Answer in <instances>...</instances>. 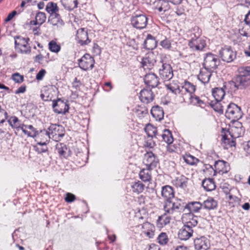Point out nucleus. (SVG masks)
Masks as SVG:
<instances>
[{"instance_id":"4be33fe9","label":"nucleus","mask_w":250,"mask_h":250,"mask_svg":"<svg viewBox=\"0 0 250 250\" xmlns=\"http://www.w3.org/2000/svg\"><path fill=\"white\" fill-rule=\"evenodd\" d=\"M182 221L185 224L184 226L190 228L195 227L198 224L197 217L191 212L183 214L182 216Z\"/></svg>"},{"instance_id":"c756f323","label":"nucleus","mask_w":250,"mask_h":250,"mask_svg":"<svg viewBox=\"0 0 250 250\" xmlns=\"http://www.w3.org/2000/svg\"><path fill=\"white\" fill-rule=\"evenodd\" d=\"M171 217L165 212L164 214L159 216L156 220V225L158 228H163L170 224Z\"/></svg>"},{"instance_id":"393cba45","label":"nucleus","mask_w":250,"mask_h":250,"mask_svg":"<svg viewBox=\"0 0 250 250\" xmlns=\"http://www.w3.org/2000/svg\"><path fill=\"white\" fill-rule=\"evenodd\" d=\"M152 168L146 167L143 168L140 170L138 176L141 181L144 183H151L152 180L151 170Z\"/></svg>"},{"instance_id":"a19ab883","label":"nucleus","mask_w":250,"mask_h":250,"mask_svg":"<svg viewBox=\"0 0 250 250\" xmlns=\"http://www.w3.org/2000/svg\"><path fill=\"white\" fill-rule=\"evenodd\" d=\"M202 186L205 190L210 191L214 190L216 188V185L213 179L206 178L202 181Z\"/></svg>"},{"instance_id":"a18cd8bd","label":"nucleus","mask_w":250,"mask_h":250,"mask_svg":"<svg viewBox=\"0 0 250 250\" xmlns=\"http://www.w3.org/2000/svg\"><path fill=\"white\" fill-rule=\"evenodd\" d=\"M61 1L64 8L69 11L72 10L78 6V0H61Z\"/></svg>"},{"instance_id":"052dcab7","label":"nucleus","mask_w":250,"mask_h":250,"mask_svg":"<svg viewBox=\"0 0 250 250\" xmlns=\"http://www.w3.org/2000/svg\"><path fill=\"white\" fill-rule=\"evenodd\" d=\"M220 102L216 101L215 103L211 104V106L215 111L222 114L223 113V106Z\"/></svg>"},{"instance_id":"f3484780","label":"nucleus","mask_w":250,"mask_h":250,"mask_svg":"<svg viewBox=\"0 0 250 250\" xmlns=\"http://www.w3.org/2000/svg\"><path fill=\"white\" fill-rule=\"evenodd\" d=\"M188 45L193 51H202L206 47V41L201 37H194L188 41Z\"/></svg>"},{"instance_id":"aec40b11","label":"nucleus","mask_w":250,"mask_h":250,"mask_svg":"<svg viewBox=\"0 0 250 250\" xmlns=\"http://www.w3.org/2000/svg\"><path fill=\"white\" fill-rule=\"evenodd\" d=\"M76 40L82 46L88 44L91 40L88 38L87 30L84 28L79 29L76 35Z\"/></svg>"},{"instance_id":"338daca9","label":"nucleus","mask_w":250,"mask_h":250,"mask_svg":"<svg viewBox=\"0 0 250 250\" xmlns=\"http://www.w3.org/2000/svg\"><path fill=\"white\" fill-rule=\"evenodd\" d=\"M64 200L67 203H72L76 200V196L73 194L68 192L66 194Z\"/></svg>"},{"instance_id":"f8f14e48","label":"nucleus","mask_w":250,"mask_h":250,"mask_svg":"<svg viewBox=\"0 0 250 250\" xmlns=\"http://www.w3.org/2000/svg\"><path fill=\"white\" fill-rule=\"evenodd\" d=\"M225 131L229 135L230 137L237 138L240 137L244 132V129L241 123L235 121L229 125V128Z\"/></svg>"},{"instance_id":"e2e57ef3","label":"nucleus","mask_w":250,"mask_h":250,"mask_svg":"<svg viewBox=\"0 0 250 250\" xmlns=\"http://www.w3.org/2000/svg\"><path fill=\"white\" fill-rule=\"evenodd\" d=\"M12 80L17 83H21L24 81L23 76L19 73H15L12 76Z\"/></svg>"},{"instance_id":"69168bd1","label":"nucleus","mask_w":250,"mask_h":250,"mask_svg":"<svg viewBox=\"0 0 250 250\" xmlns=\"http://www.w3.org/2000/svg\"><path fill=\"white\" fill-rule=\"evenodd\" d=\"M45 58H46L45 56H43L42 54L40 53L34 57V61L36 63L42 64Z\"/></svg>"},{"instance_id":"473e14b6","label":"nucleus","mask_w":250,"mask_h":250,"mask_svg":"<svg viewBox=\"0 0 250 250\" xmlns=\"http://www.w3.org/2000/svg\"><path fill=\"white\" fill-rule=\"evenodd\" d=\"M145 185L141 181L137 180L130 184V190L133 193L137 194L142 193L145 189Z\"/></svg>"},{"instance_id":"49530a36","label":"nucleus","mask_w":250,"mask_h":250,"mask_svg":"<svg viewBox=\"0 0 250 250\" xmlns=\"http://www.w3.org/2000/svg\"><path fill=\"white\" fill-rule=\"evenodd\" d=\"M10 125L17 130L21 129L23 124L21 121L20 120L18 117L16 116H12L8 121Z\"/></svg>"},{"instance_id":"4d7b16f0","label":"nucleus","mask_w":250,"mask_h":250,"mask_svg":"<svg viewBox=\"0 0 250 250\" xmlns=\"http://www.w3.org/2000/svg\"><path fill=\"white\" fill-rule=\"evenodd\" d=\"M240 34L246 37H250V25L245 24L239 30Z\"/></svg>"},{"instance_id":"ddd939ff","label":"nucleus","mask_w":250,"mask_h":250,"mask_svg":"<svg viewBox=\"0 0 250 250\" xmlns=\"http://www.w3.org/2000/svg\"><path fill=\"white\" fill-rule=\"evenodd\" d=\"M143 163L146 167L154 169L159 163V160L156 154L149 151L144 154Z\"/></svg>"},{"instance_id":"f257e3e1","label":"nucleus","mask_w":250,"mask_h":250,"mask_svg":"<svg viewBox=\"0 0 250 250\" xmlns=\"http://www.w3.org/2000/svg\"><path fill=\"white\" fill-rule=\"evenodd\" d=\"M190 82L185 81L183 85L180 86L177 81H172L169 83L166 84L167 89L175 94L174 99L176 102L183 103L184 99L188 96L187 91H190L192 90Z\"/></svg>"},{"instance_id":"3c124183","label":"nucleus","mask_w":250,"mask_h":250,"mask_svg":"<svg viewBox=\"0 0 250 250\" xmlns=\"http://www.w3.org/2000/svg\"><path fill=\"white\" fill-rule=\"evenodd\" d=\"M46 11L50 15L58 14L59 8L57 3L53 2H49L45 7Z\"/></svg>"},{"instance_id":"774afa93","label":"nucleus","mask_w":250,"mask_h":250,"mask_svg":"<svg viewBox=\"0 0 250 250\" xmlns=\"http://www.w3.org/2000/svg\"><path fill=\"white\" fill-rule=\"evenodd\" d=\"M145 250H161V248L157 244L151 243L147 245Z\"/></svg>"},{"instance_id":"09e8293b","label":"nucleus","mask_w":250,"mask_h":250,"mask_svg":"<svg viewBox=\"0 0 250 250\" xmlns=\"http://www.w3.org/2000/svg\"><path fill=\"white\" fill-rule=\"evenodd\" d=\"M167 151L168 153H182V151L180 149V145L177 143H174L173 142L167 145Z\"/></svg>"},{"instance_id":"58836bf2","label":"nucleus","mask_w":250,"mask_h":250,"mask_svg":"<svg viewBox=\"0 0 250 250\" xmlns=\"http://www.w3.org/2000/svg\"><path fill=\"white\" fill-rule=\"evenodd\" d=\"M132 111L139 118L145 117L148 114V110L144 105H137L133 109Z\"/></svg>"},{"instance_id":"cd10ccee","label":"nucleus","mask_w":250,"mask_h":250,"mask_svg":"<svg viewBox=\"0 0 250 250\" xmlns=\"http://www.w3.org/2000/svg\"><path fill=\"white\" fill-rule=\"evenodd\" d=\"M161 195L165 201L171 200L174 197L175 191L173 188L169 185L163 186L161 188Z\"/></svg>"},{"instance_id":"8fccbe9b","label":"nucleus","mask_w":250,"mask_h":250,"mask_svg":"<svg viewBox=\"0 0 250 250\" xmlns=\"http://www.w3.org/2000/svg\"><path fill=\"white\" fill-rule=\"evenodd\" d=\"M56 149L60 156L66 158L68 155V150L66 145L62 143L57 144Z\"/></svg>"},{"instance_id":"1a4fd4ad","label":"nucleus","mask_w":250,"mask_h":250,"mask_svg":"<svg viewBox=\"0 0 250 250\" xmlns=\"http://www.w3.org/2000/svg\"><path fill=\"white\" fill-rule=\"evenodd\" d=\"M48 132L51 138L55 141L58 142L64 135L65 130L61 125L51 124L48 128Z\"/></svg>"},{"instance_id":"6ab92c4d","label":"nucleus","mask_w":250,"mask_h":250,"mask_svg":"<svg viewBox=\"0 0 250 250\" xmlns=\"http://www.w3.org/2000/svg\"><path fill=\"white\" fill-rule=\"evenodd\" d=\"M189 179L183 174H178L171 179V183L177 188L185 189L187 188Z\"/></svg>"},{"instance_id":"423d86ee","label":"nucleus","mask_w":250,"mask_h":250,"mask_svg":"<svg viewBox=\"0 0 250 250\" xmlns=\"http://www.w3.org/2000/svg\"><path fill=\"white\" fill-rule=\"evenodd\" d=\"M130 22L134 27L142 29L146 27L148 23V18L143 12H136L132 16Z\"/></svg>"},{"instance_id":"0eeeda50","label":"nucleus","mask_w":250,"mask_h":250,"mask_svg":"<svg viewBox=\"0 0 250 250\" xmlns=\"http://www.w3.org/2000/svg\"><path fill=\"white\" fill-rule=\"evenodd\" d=\"M226 116L231 122L237 121L242 117L241 108L234 103H230L225 113Z\"/></svg>"},{"instance_id":"e433bc0d","label":"nucleus","mask_w":250,"mask_h":250,"mask_svg":"<svg viewBox=\"0 0 250 250\" xmlns=\"http://www.w3.org/2000/svg\"><path fill=\"white\" fill-rule=\"evenodd\" d=\"M184 162L190 166H196L200 161L196 157L191 155L189 153H186L182 155Z\"/></svg>"},{"instance_id":"bb28decb","label":"nucleus","mask_w":250,"mask_h":250,"mask_svg":"<svg viewBox=\"0 0 250 250\" xmlns=\"http://www.w3.org/2000/svg\"><path fill=\"white\" fill-rule=\"evenodd\" d=\"M223 134L222 135V145L225 149H229L236 146L235 139L229 136L227 133L223 129Z\"/></svg>"},{"instance_id":"c9c22d12","label":"nucleus","mask_w":250,"mask_h":250,"mask_svg":"<svg viewBox=\"0 0 250 250\" xmlns=\"http://www.w3.org/2000/svg\"><path fill=\"white\" fill-rule=\"evenodd\" d=\"M203 208L207 210H214L218 207V202L213 198L208 197L203 204Z\"/></svg>"},{"instance_id":"603ef678","label":"nucleus","mask_w":250,"mask_h":250,"mask_svg":"<svg viewBox=\"0 0 250 250\" xmlns=\"http://www.w3.org/2000/svg\"><path fill=\"white\" fill-rule=\"evenodd\" d=\"M145 130L148 137L150 138L155 137L157 133V128L150 124L146 125Z\"/></svg>"},{"instance_id":"39448f33","label":"nucleus","mask_w":250,"mask_h":250,"mask_svg":"<svg viewBox=\"0 0 250 250\" xmlns=\"http://www.w3.org/2000/svg\"><path fill=\"white\" fill-rule=\"evenodd\" d=\"M140 229V235L146 239H153L155 237L156 229L155 226L148 221L138 225Z\"/></svg>"},{"instance_id":"a878e982","label":"nucleus","mask_w":250,"mask_h":250,"mask_svg":"<svg viewBox=\"0 0 250 250\" xmlns=\"http://www.w3.org/2000/svg\"><path fill=\"white\" fill-rule=\"evenodd\" d=\"M139 98L142 102L148 104L153 101L154 95L151 90L144 88L140 91Z\"/></svg>"},{"instance_id":"680f3d73","label":"nucleus","mask_w":250,"mask_h":250,"mask_svg":"<svg viewBox=\"0 0 250 250\" xmlns=\"http://www.w3.org/2000/svg\"><path fill=\"white\" fill-rule=\"evenodd\" d=\"M160 44L163 48L169 50L171 48V42L166 37L160 42Z\"/></svg>"},{"instance_id":"2eb2a0df","label":"nucleus","mask_w":250,"mask_h":250,"mask_svg":"<svg viewBox=\"0 0 250 250\" xmlns=\"http://www.w3.org/2000/svg\"><path fill=\"white\" fill-rule=\"evenodd\" d=\"M190 85L192 87V90L191 91L190 90V91H187L186 92V93H188V96L187 98L184 99V103L188 101L190 104L193 105L201 107H202L203 105H205V103L204 102L201 100L199 97L194 94V92L196 90V86L192 83H190Z\"/></svg>"},{"instance_id":"6e6d98bb","label":"nucleus","mask_w":250,"mask_h":250,"mask_svg":"<svg viewBox=\"0 0 250 250\" xmlns=\"http://www.w3.org/2000/svg\"><path fill=\"white\" fill-rule=\"evenodd\" d=\"M46 19V14L44 12L40 11L38 12L35 16V20L36 22H38L39 26H41L45 21Z\"/></svg>"},{"instance_id":"5fc2aeb1","label":"nucleus","mask_w":250,"mask_h":250,"mask_svg":"<svg viewBox=\"0 0 250 250\" xmlns=\"http://www.w3.org/2000/svg\"><path fill=\"white\" fill-rule=\"evenodd\" d=\"M33 149L38 154H42L48 151L46 144L39 142H37V144L34 146Z\"/></svg>"},{"instance_id":"dca6fc26","label":"nucleus","mask_w":250,"mask_h":250,"mask_svg":"<svg viewBox=\"0 0 250 250\" xmlns=\"http://www.w3.org/2000/svg\"><path fill=\"white\" fill-rule=\"evenodd\" d=\"M220 58L223 61L227 62H232L236 57V53L230 46H225L219 51Z\"/></svg>"},{"instance_id":"20e7f679","label":"nucleus","mask_w":250,"mask_h":250,"mask_svg":"<svg viewBox=\"0 0 250 250\" xmlns=\"http://www.w3.org/2000/svg\"><path fill=\"white\" fill-rule=\"evenodd\" d=\"M184 204L183 201L178 198L175 199L173 202L171 200H169L165 201L163 209L165 212L170 215L175 212H180L184 210Z\"/></svg>"},{"instance_id":"9d476101","label":"nucleus","mask_w":250,"mask_h":250,"mask_svg":"<svg viewBox=\"0 0 250 250\" xmlns=\"http://www.w3.org/2000/svg\"><path fill=\"white\" fill-rule=\"evenodd\" d=\"M220 61L218 57L211 53H207L204 58L203 66L204 67L213 71L219 65Z\"/></svg>"},{"instance_id":"9b49d317","label":"nucleus","mask_w":250,"mask_h":250,"mask_svg":"<svg viewBox=\"0 0 250 250\" xmlns=\"http://www.w3.org/2000/svg\"><path fill=\"white\" fill-rule=\"evenodd\" d=\"M156 59L157 53L152 51L148 52L142 59V67L145 70H151L156 62Z\"/></svg>"},{"instance_id":"bf43d9fd","label":"nucleus","mask_w":250,"mask_h":250,"mask_svg":"<svg viewBox=\"0 0 250 250\" xmlns=\"http://www.w3.org/2000/svg\"><path fill=\"white\" fill-rule=\"evenodd\" d=\"M163 140L168 144L173 142V138L170 132L168 130H165L162 134Z\"/></svg>"},{"instance_id":"f704fd0d","label":"nucleus","mask_w":250,"mask_h":250,"mask_svg":"<svg viewBox=\"0 0 250 250\" xmlns=\"http://www.w3.org/2000/svg\"><path fill=\"white\" fill-rule=\"evenodd\" d=\"M203 207V204L199 202H191L186 205H184V209L187 208L190 212L197 213L199 212Z\"/></svg>"},{"instance_id":"f03ea898","label":"nucleus","mask_w":250,"mask_h":250,"mask_svg":"<svg viewBox=\"0 0 250 250\" xmlns=\"http://www.w3.org/2000/svg\"><path fill=\"white\" fill-rule=\"evenodd\" d=\"M237 71L235 81L238 86L242 88L250 85V66L240 67Z\"/></svg>"},{"instance_id":"4c0bfd02","label":"nucleus","mask_w":250,"mask_h":250,"mask_svg":"<svg viewBox=\"0 0 250 250\" xmlns=\"http://www.w3.org/2000/svg\"><path fill=\"white\" fill-rule=\"evenodd\" d=\"M145 47L148 50H152L156 46L155 38L151 34H147L144 43Z\"/></svg>"},{"instance_id":"b1692460","label":"nucleus","mask_w":250,"mask_h":250,"mask_svg":"<svg viewBox=\"0 0 250 250\" xmlns=\"http://www.w3.org/2000/svg\"><path fill=\"white\" fill-rule=\"evenodd\" d=\"M144 79L145 84L151 88L157 87L160 83L159 78L153 73L146 74Z\"/></svg>"},{"instance_id":"7ed1b4c3","label":"nucleus","mask_w":250,"mask_h":250,"mask_svg":"<svg viewBox=\"0 0 250 250\" xmlns=\"http://www.w3.org/2000/svg\"><path fill=\"white\" fill-rule=\"evenodd\" d=\"M160 55L162 65L159 69V76L164 81H168L173 76L172 68L169 64L165 62L167 59V55L164 53H161Z\"/></svg>"},{"instance_id":"6e6552de","label":"nucleus","mask_w":250,"mask_h":250,"mask_svg":"<svg viewBox=\"0 0 250 250\" xmlns=\"http://www.w3.org/2000/svg\"><path fill=\"white\" fill-rule=\"evenodd\" d=\"M29 38H24L20 36L15 38V48L22 54H29L31 51V48L28 42Z\"/></svg>"},{"instance_id":"37998d69","label":"nucleus","mask_w":250,"mask_h":250,"mask_svg":"<svg viewBox=\"0 0 250 250\" xmlns=\"http://www.w3.org/2000/svg\"><path fill=\"white\" fill-rule=\"evenodd\" d=\"M212 95L216 101H221L225 95L223 88L215 87L212 89Z\"/></svg>"},{"instance_id":"c85d7f7f","label":"nucleus","mask_w":250,"mask_h":250,"mask_svg":"<svg viewBox=\"0 0 250 250\" xmlns=\"http://www.w3.org/2000/svg\"><path fill=\"white\" fill-rule=\"evenodd\" d=\"M213 71L203 67L200 69V73L198 75V78L203 83H208L212 75Z\"/></svg>"},{"instance_id":"0e129e2a","label":"nucleus","mask_w":250,"mask_h":250,"mask_svg":"<svg viewBox=\"0 0 250 250\" xmlns=\"http://www.w3.org/2000/svg\"><path fill=\"white\" fill-rule=\"evenodd\" d=\"M168 2L169 1L167 0H162V2L160 7V12H166L169 9L170 5Z\"/></svg>"},{"instance_id":"4468645a","label":"nucleus","mask_w":250,"mask_h":250,"mask_svg":"<svg viewBox=\"0 0 250 250\" xmlns=\"http://www.w3.org/2000/svg\"><path fill=\"white\" fill-rule=\"evenodd\" d=\"M78 64L81 69L88 71L92 69L94 66L95 60L89 54H85L78 60Z\"/></svg>"},{"instance_id":"7c9ffc66","label":"nucleus","mask_w":250,"mask_h":250,"mask_svg":"<svg viewBox=\"0 0 250 250\" xmlns=\"http://www.w3.org/2000/svg\"><path fill=\"white\" fill-rule=\"evenodd\" d=\"M34 137L36 138L35 140L37 142L45 144L49 141V139L51 138L48 131L45 129L41 130L39 132H36Z\"/></svg>"},{"instance_id":"79ce46f5","label":"nucleus","mask_w":250,"mask_h":250,"mask_svg":"<svg viewBox=\"0 0 250 250\" xmlns=\"http://www.w3.org/2000/svg\"><path fill=\"white\" fill-rule=\"evenodd\" d=\"M169 240L168 234L165 232H160L156 238L157 242L162 246H167Z\"/></svg>"},{"instance_id":"2f4dec72","label":"nucleus","mask_w":250,"mask_h":250,"mask_svg":"<svg viewBox=\"0 0 250 250\" xmlns=\"http://www.w3.org/2000/svg\"><path fill=\"white\" fill-rule=\"evenodd\" d=\"M193 232L192 228L184 226L178 232V237L181 240H187L192 236Z\"/></svg>"},{"instance_id":"412c9836","label":"nucleus","mask_w":250,"mask_h":250,"mask_svg":"<svg viewBox=\"0 0 250 250\" xmlns=\"http://www.w3.org/2000/svg\"><path fill=\"white\" fill-rule=\"evenodd\" d=\"M214 170L213 176L217 173L223 175L227 173L230 169L229 163L224 160H218L215 162L214 165Z\"/></svg>"},{"instance_id":"72a5a7b5","label":"nucleus","mask_w":250,"mask_h":250,"mask_svg":"<svg viewBox=\"0 0 250 250\" xmlns=\"http://www.w3.org/2000/svg\"><path fill=\"white\" fill-rule=\"evenodd\" d=\"M151 114L152 117L155 118L156 121H158L162 120L164 116V112L162 107L158 105H156L152 107Z\"/></svg>"},{"instance_id":"a211bd4d","label":"nucleus","mask_w":250,"mask_h":250,"mask_svg":"<svg viewBox=\"0 0 250 250\" xmlns=\"http://www.w3.org/2000/svg\"><path fill=\"white\" fill-rule=\"evenodd\" d=\"M52 107L54 111L59 114H65L68 112L69 106L67 101L58 99L53 100Z\"/></svg>"},{"instance_id":"ea45409f","label":"nucleus","mask_w":250,"mask_h":250,"mask_svg":"<svg viewBox=\"0 0 250 250\" xmlns=\"http://www.w3.org/2000/svg\"><path fill=\"white\" fill-rule=\"evenodd\" d=\"M48 21L53 26L57 27L62 26L64 24L63 21L61 19L60 15L58 13L50 15Z\"/></svg>"},{"instance_id":"5701e85b","label":"nucleus","mask_w":250,"mask_h":250,"mask_svg":"<svg viewBox=\"0 0 250 250\" xmlns=\"http://www.w3.org/2000/svg\"><path fill=\"white\" fill-rule=\"evenodd\" d=\"M194 244L197 250H207L210 247V241L205 236L196 238Z\"/></svg>"},{"instance_id":"de8ad7c7","label":"nucleus","mask_w":250,"mask_h":250,"mask_svg":"<svg viewBox=\"0 0 250 250\" xmlns=\"http://www.w3.org/2000/svg\"><path fill=\"white\" fill-rule=\"evenodd\" d=\"M48 48L51 52L58 53L61 49V46L57 42V39H54L49 42Z\"/></svg>"},{"instance_id":"c03bdc74","label":"nucleus","mask_w":250,"mask_h":250,"mask_svg":"<svg viewBox=\"0 0 250 250\" xmlns=\"http://www.w3.org/2000/svg\"><path fill=\"white\" fill-rule=\"evenodd\" d=\"M53 91L51 88L45 87L42 91L41 98L45 101H52L53 98Z\"/></svg>"},{"instance_id":"13d9d810","label":"nucleus","mask_w":250,"mask_h":250,"mask_svg":"<svg viewBox=\"0 0 250 250\" xmlns=\"http://www.w3.org/2000/svg\"><path fill=\"white\" fill-rule=\"evenodd\" d=\"M240 201V199L236 196H234L229 193L228 203L230 206L234 207Z\"/></svg>"},{"instance_id":"864d4df0","label":"nucleus","mask_w":250,"mask_h":250,"mask_svg":"<svg viewBox=\"0 0 250 250\" xmlns=\"http://www.w3.org/2000/svg\"><path fill=\"white\" fill-rule=\"evenodd\" d=\"M21 130L28 136L34 137L36 135V131L34 127L32 125H23L22 126Z\"/></svg>"}]
</instances>
